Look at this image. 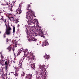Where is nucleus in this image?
Segmentation results:
<instances>
[{
	"mask_svg": "<svg viewBox=\"0 0 79 79\" xmlns=\"http://www.w3.org/2000/svg\"><path fill=\"white\" fill-rule=\"evenodd\" d=\"M27 17H26V18L27 19H28V20L27 22L28 25H31V23H32V21H32L34 18V17L32 15L33 11L31 10V9H29L28 8L27 9Z\"/></svg>",
	"mask_w": 79,
	"mask_h": 79,
	"instance_id": "nucleus-1",
	"label": "nucleus"
},
{
	"mask_svg": "<svg viewBox=\"0 0 79 79\" xmlns=\"http://www.w3.org/2000/svg\"><path fill=\"white\" fill-rule=\"evenodd\" d=\"M6 22V19L4 20L5 24L6 27L5 33H6V35H9L11 34V27H10L9 24V22H8L7 23Z\"/></svg>",
	"mask_w": 79,
	"mask_h": 79,
	"instance_id": "nucleus-2",
	"label": "nucleus"
},
{
	"mask_svg": "<svg viewBox=\"0 0 79 79\" xmlns=\"http://www.w3.org/2000/svg\"><path fill=\"white\" fill-rule=\"evenodd\" d=\"M16 40H15V44L13 45V47H12L11 46H10H10L7 48V50H8V52H10L11 50H13L14 52L15 51V48L17 46V44H18V41L16 42Z\"/></svg>",
	"mask_w": 79,
	"mask_h": 79,
	"instance_id": "nucleus-3",
	"label": "nucleus"
},
{
	"mask_svg": "<svg viewBox=\"0 0 79 79\" xmlns=\"http://www.w3.org/2000/svg\"><path fill=\"white\" fill-rule=\"evenodd\" d=\"M36 28L37 29L36 30L37 31L39 32L40 35L41 37L45 39V37H46V35L44 34V32H43L41 30V29L40 28L41 27H39V25L38 26V27H36Z\"/></svg>",
	"mask_w": 79,
	"mask_h": 79,
	"instance_id": "nucleus-4",
	"label": "nucleus"
},
{
	"mask_svg": "<svg viewBox=\"0 0 79 79\" xmlns=\"http://www.w3.org/2000/svg\"><path fill=\"white\" fill-rule=\"evenodd\" d=\"M29 35L31 37V40H32V41H34L35 42H36L37 44V45H39V41L38 40H37V39H36L34 38V33H31Z\"/></svg>",
	"mask_w": 79,
	"mask_h": 79,
	"instance_id": "nucleus-5",
	"label": "nucleus"
},
{
	"mask_svg": "<svg viewBox=\"0 0 79 79\" xmlns=\"http://www.w3.org/2000/svg\"><path fill=\"white\" fill-rule=\"evenodd\" d=\"M23 60L24 59H25L26 60H31V61H33L34 60V57L33 56L31 58H30V56H27L26 57H25V56H23Z\"/></svg>",
	"mask_w": 79,
	"mask_h": 79,
	"instance_id": "nucleus-6",
	"label": "nucleus"
},
{
	"mask_svg": "<svg viewBox=\"0 0 79 79\" xmlns=\"http://www.w3.org/2000/svg\"><path fill=\"white\" fill-rule=\"evenodd\" d=\"M6 6H7L6 7V8H9V10L11 11H13V9H12V8H13V6H10L9 5H8V2L6 3Z\"/></svg>",
	"mask_w": 79,
	"mask_h": 79,
	"instance_id": "nucleus-7",
	"label": "nucleus"
},
{
	"mask_svg": "<svg viewBox=\"0 0 79 79\" xmlns=\"http://www.w3.org/2000/svg\"><path fill=\"white\" fill-rule=\"evenodd\" d=\"M28 29L31 31V32H33L34 31V26L31 27V26H29Z\"/></svg>",
	"mask_w": 79,
	"mask_h": 79,
	"instance_id": "nucleus-8",
	"label": "nucleus"
},
{
	"mask_svg": "<svg viewBox=\"0 0 79 79\" xmlns=\"http://www.w3.org/2000/svg\"><path fill=\"white\" fill-rule=\"evenodd\" d=\"M11 64V60L10 59L8 60L7 61H6L5 63V64L6 65H8V64Z\"/></svg>",
	"mask_w": 79,
	"mask_h": 79,
	"instance_id": "nucleus-9",
	"label": "nucleus"
},
{
	"mask_svg": "<svg viewBox=\"0 0 79 79\" xmlns=\"http://www.w3.org/2000/svg\"><path fill=\"white\" fill-rule=\"evenodd\" d=\"M11 40H9L8 38H6V42H9V45H10V46H12L13 45V42L12 41H11Z\"/></svg>",
	"mask_w": 79,
	"mask_h": 79,
	"instance_id": "nucleus-10",
	"label": "nucleus"
},
{
	"mask_svg": "<svg viewBox=\"0 0 79 79\" xmlns=\"http://www.w3.org/2000/svg\"><path fill=\"white\" fill-rule=\"evenodd\" d=\"M31 77H32V75L30 74H28L27 75V76L25 77V78L27 79H31Z\"/></svg>",
	"mask_w": 79,
	"mask_h": 79,
	"instance_id": "nucleus-11",
	"label": "nucleus"
},
{
	"mask_svg": "<svg viewBox=\"0 0 79 79\" xmlns=\"http://www.w3.org/2000/svg\"><path fill=\"white\" fill-rule=\"evenodd\" d=\"M23 57L21 59L20 61H19V64H18L19 65L20 64V66H21L22 67H23V60L24 59H23Z\"/></svg>",
	"mask_w": 79,
	"mask_h": 79,
	"instance_id": "nucleus-12",
	"label": "nucleus"
},
{
	"mask_svg": "<svg viewBox=\"0 0 79 79\" xmlns=\"http://www.w3.org/2000/svg\"><path fill=\"white\" fill-rule=\"evenodd\" d=\"M16 12L17 14H19V15H20V14L21 13V12H22V11L21 10V8H20V9L19 8L18 9H17Z\"/></svg>",
	"mask_w": 79,
	"mask_h": 79,
	"instance_id": "nucleus-13",
	"label": "nucleus"
},
{
	"mask_svg": "<svg viewBox=\"0 0 79 79\" xmlns=\"http://www.w3.org/2000/svg\"><path fill=\"white\" fill-rule=\"evenodd\" d=\"M22 66H20L18 67L17 68H16V70H15V72H18V71H19V69H21V68H22Z\"/></svg>",
	"mask_w": 79,
	"mask_h": 79,
	"instance_id": "nucleus-14",
	"label": "nucleus"
},
{
	"mask_svg": "<svg viewBox=\"0 0 79 79\" xmlns=\"http://www.w3.org/2000/svg\"><path fill=\"white\" fill-rule=\"evenodd\" d=\"M47 45H48V43L47 41V40H46L45 42L44 43V44L42 45L43 47H44V46H46Z\"/></svg>",
	"mask_w": 79,
	"mask_h": 79,
	"instance_id": "nucleus-15",
	"label": "nucleus"
},
{
	"mask_svg": "<svg viewBox=\"0 0 79 79\" xmlns=\"http://www.w3.org/2000/svg\"><path fill=\"white\" fill-rule=\"evenodd\" d=\"M45 65H43V66H41L40 67L39 69H45Z\"/></svg>",
	"mask_w": 79,
	"mask_h": 79,
	"instance_id": "nucleus-16",
	"label": "nucleus"
},
{
	"mask_svg": "<svg viewBox=\"0 0 79 79\" xmlns=\"http://www.w3.org/2000/svg\"><path fill=\"white\" fill-rule=\"evenodd\" d=\"M8 18L11 21H14V17H8Z\"/></svg>",
	"mask_w": 79,
	"mask_h": 79,
	"instance_id": "nucleus-17",
	"label": "nucleus"
},
{
	"mask_svg": "<svg viewBox=\"0 0 79 79\" xmlns=\"http://www.w3.org/2000/svg\"><path fill=\"white\" fill-rule=\"evenodd\" d=\"M31 66L33 69H35V64H32L31 65Z\"/></svg>",
	"mask_w": 79,
	"mask_h": 79,
	"instance_id": "nucleus-18",
	"label": "nucleus"
},
{
	"mask_svg": "<svg viewBox=\"0 0 79 79\" xmlns=\"http://www.w3.org/2000/svg\"><path fill=\"white\" fill-rule=\"evenodd\" d=\"M42 71V69L41 70V71L39 72V74H40V75H43V74H44V72L43 70L42 71Z\"/></svg>",
	"mask_w": 79,
	"mask_h": 79,
	"instance_id": "nucleus-19",
	"label": "nucleus"
},
{
	"mask_svg": "<svg viewBox=\"0 0 79 79\" xmlns=\"http://www.w3.org/2000/svg\"><path fill=\"white\" fill-rule=\"evenodd\" d=\"M1 55V60L2 61H3V58H4V56H3V55Z\"/></svg>",
	"mask_w": 79,
	"mask_h": 79,
	"instance_id": "nucleus-20",
	"label": "nucleus"
},
{
	"mask_svg": "<svg viewBox=\"0 0 79 79\" xmlns=\"http://www.w3.org/2000/svg\"><path fill=\"white\" fill-rule=\"evenodd\" d=\"M39 35V33H35L34 34V37H35H35H36V36H37V35Z\"/></svg>",
	"mask_w": 79,
	"mask_h": 79,
	"instance_id": "nucleus-21",
	"label": "nucleus"
},
{
	"mask_svg": "<svg viewBox=\"0 0 79 79\" xmlns=\"http://www.w3.org/2000/svg\"><path fill=\"white\" fill-rule=\"evenodd\" d=\"M49 58H50V56H49V55H48L47 56H46V57L45 58V59H47V60H48Z\"/></svg>",
	"mask_w": 79,
	"mask_h": 79,
	"instance_id": "nucleus-22",
	"label": "nucleus"
},
{
	"mask_svg": "<svg viewBox=\"0 0 79 79\" xmlns=\"http://www.w3.org/2000/svg\"><path fill=\"white\" fill-rule=\"evenodd\" d=\"M22 77H23L24 76H25V73H24V72H23L22 74L21 75Z\"/></svg>",
	"mask_w": 79,
	"mask_h": 79,
	"instance_id": "nucleus-23",
	"label": "nucleus"
},
{
	"mask_svg": "<svg viewBox=\"0 0 79 79\" xmlns=\"http://www.w3.org/2000/svg\"><path fill=\"white\" fill-rule=\"evenodd\" d=\"M3 61H4V60H3V61H2V60H1L0 61V64L1 65L2 64H3Z\"/></svg>",
	"mask_w": 79,
	"mask_h": 79,
	"instance_id": "nucleus-24",
	"label": "nucleus"
},
{
	"mask_svg": "<svg viewBox=\"0 0 79 79\" xmlns=\"http://www.w3.org/2000/svg\"><path fill=\"white\" fill-rule=\"evenodd\" d=\"M5 70L6 71H7L8 70V65H6L5 68Z\"/></svg>",
	"mask_w": 79,
	"mask_h": 79,
	"instance_id": "nucleus-25",
	"label": "nucleus"
},
{
	"mask_svg": "<svg viewBox=\"0 0 79 79\" xmlns=\"http://www.w3.org/2000/svg\"><path fill=\"white\" fill-rule=\"evenodd\" d=\"M15 32V26H14V27H13V32Z\"/></svg>",
	"mask_w": 79,
	"mask_h": 79,
	"instance_id": "nucleus-26",
	"label": "nucleus"
},
{
	"mask_svg": "<svg viewBox=\"0 0 79 79\" xmlns=\"http://www.w3.org/2000/svg\"><path fill=\"white\" fill-rule=\"evenodd\" d=\"M21 53V51H19L17 54V56H18L19 55H20V53Z\"/></svg>",
	"mask_w": 79,
	"mask_h": 79,
	"instance_id": "nucleus-27",
	"label": "nucleus"
},
{
	"mask_svg": "<svg viewBox=\"0 0 79 79\" xmlns=\"http://www.w3.org/2000/svg\"><path fill=\"white\" fill-rule=\"evenodd\" d=\"M6 34L5 32V33L3 35V37L4 38H5V37H6Z\"/></svg>",
	"mask_w": 79,
	"mask_h": 79,
	"instance_id": "nucleus-28",
	"label": "nucleus"
},
{
	"mask_svg": "<svg viewBox=\"0 0 79 79\" xmlns=\"http://www.w3.org/2000/svg\"><path fill=\"white\" fill-rule=\"evenodd\" d=\"M14 75H15V76L16 77V76H18V73H15V74H14Z\"/></svg>",
	"mask_w": 79,
	"mask_h": 79,
	"instance_id": "nucleus-29",
	"label": "nucleus"
},
{
	"mask_svg": "<svg viewBox=\"0 0 79 79\" xmlns=\"http://www.w3.org/2000/svg\"><path fill=\"white\" fill-rule=\"evenodd\" d=\"M0 20H2V21H3V16L1 17Z\"/></svg>",
	"mask_w": 79,
	"mask_h": 79,
	"instance_id": "nucleus-30",
	"label": "nucleus"
},
{
	"mask_svg": "<svg viewBox=\"0 0 79 79\" xmlns=\"http://www.w3.org/2000/svg\"><path fill=\"white\" fill-rule=\"evenodd\" d=\"M31 5H28V8H29V7H30L31 6Z\"/></svg>",
	"mask_w": 79,
	"mask_h": 79,
	"instance_id": "nucleus-31",
	"label": "nucleus"
},
{
	"mask_svg": "<svg viewBox=\"0 0 79 79\" xmlns=\"http://www.w3.org/2000/svg\"><path fill=\"white\" fill-rule=\"evenodd\" d=\"M44 76H47V72H45L44 74Z\"/></svg>",
	"mask_w": 79,
	"mask_h": 79,
	"instance_id": "nucleus-32",
	"label": "nucleus"
},
{
	"mask_svg": "<svg viewBox=\"0 0 79 79\" xmlns=\"http://www.w3.org/2000/svg\"><path fill=\"white\" fill-rule=\"evenodd\" d=\"M14 56H15V55H16V53L14 52Z\"/></svg>",
	"mask_w": 79,
	"mask_h": 79,
	"instance_id": "nucleus-33",
	"label": "nucleus"
},
{
	"mask_svg": "<svg viewBox=\"0 0 79 79\" xmlns=\"http://www.w3.org/2000/svg\"><path fill=\"white\" fill-rule=\"evenodd\" d=\"M7 76V74H6H6H5V76Z\"/></svg>",
	"mask_w": 79,
	"mask_h": 79,
	"instance_id": "nucleus-34",
	"label": "nucleus"
},
{
	"mask_svg": "<svg viewBox=\"0 0 79 79\" xmlns=\"http://www.w3.org/2000/svg\"><path fill=\"white\" fill-rule=\"evenodd\" d=\"M19 26H20V25L18 24V27H19Z\"/></svg>",
	"mask_w": 79,
	"mask_h": 79,
	"instance_id": "nucleus-35",
	"label": "nucleus"
},
{
	"mask_svg": "<svg viewBox=\"0 0 79 79\" xmlns=\"http://www.w3.org/2000/svg\"><path fill=\"white\" fill-rule=\"evenodd\" d=\"M9 15H11V14L9 13Z\"/></svg>",
	"mask_w": 79,
	"mask_h": 79,
	"instance_id": "nucleus-36",
	"label": "nucleus"
},
{
	"mask_svg": "<svg viewBox=\"0 0 79 79\" xmlns=\"http://www.w3.org/2000/svg\"><path fill=\"white\" fill-rule=\"evenodd\" d=\"M11 73H14V72H11Z\"/></svg>",
	"mask_w": 79,
	"mask_h": 79,
	"instance_id": "nucleus-37",
	"label": "nucleus"
},
{
	"mask_svg": "<svg viewBox=\"0 0 79 79\" xmlns=\"http://www.w3.org/2000/svg\"><path fill=\"white\" fill-rule=\"evenodd\" d=\"M55 18H54V19L55 20Z\"/></svg>",
	"mask_w": 79,
	"mask_h": 79,
	"instance_id": "nucleus-38",
	"label": "nucleus"
},
{
	"mask_svg": "<svg viewBox=\"0 0 79 79\" xmlns=\"http://www.w3.org/2000/svg\"><path fill=\"white\" fill-rule=\"evenodd\" d=\"M6 7H7V6H5V8H6Z\"/></svg>",
	"mask_w": 79,
	"mask_h": 79,
	"instance_id": "nucleus-39",
	"label": "nucleus"
},
{
	"mask_svg": "<svg viewBox=\"0 0 79 79\" xmlns=\"http://www.w3.org/2000/svg\"><path fill=\"white\" fill-rule=\"evenodd\" d=\"M1 34V31H0V34Z\"/></svg>",
	"mask_w": 79,
	"mask_h": 79,
	"instance_id": "nucleus-40",
	"label": "nucleus"
},
{
	"mask_svg": "<svg viewBox=\"0 0 79 79\" xmlns=\"http://www.w3.org/2000/svg\"><path fill=\"white\" fill-rule=\"evenodd\" d=\"M1 72H2V70H1Z\"/></svg>",
	"mask_w": 79,
	"mask_h": 79,
	"instance_id": "nucleus-41",
	"label": "nucleus"
},
{
	"mask_svg": "<svg viewBox=\"0 0 79 79\" xmlns=\"http://www.w3.org/2000/svg\"><path fill=\"white\" fill-rule=\"evenodd\" d=\"M5 79V78H3V79Z\"/></svg>",
	"mask_w": 79,
	"mask_h": 79,
	"instance_id": "nucleus-42",
	"label": "nucleus"
},
{
	"mask_svg": "<svg viewBox=\"0 0 79 79\" xmlns=\"http://www.w3.org/2000/svg\"><path fill=\"white\" fill-rule=\"evenodd\" d=\"M38 21H37V23H38Z\"/></svg>",
	"mask_w": 79,
	"mask_h": 79,
	"instance_id": "nucleus-43",
	"label": "nucleus"
},
{
	"mask_svg": "<svg viewBox=\"0 0 79 79\" xmlns=\"http://www.w3.org/2000/svg\"><path fill=\"white\" fill-rule=\"evenodd\" d=\"M33 56V55H32V56Z\"/></svg>",
	"mask_w": 79,
	"mask_h": 79,
	"instance_id": "nucleus-44",
	"label": "nucleus"
}]
</instances>
